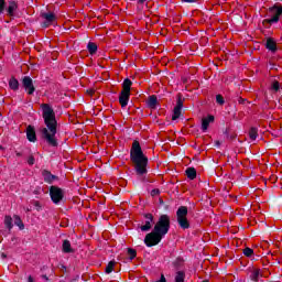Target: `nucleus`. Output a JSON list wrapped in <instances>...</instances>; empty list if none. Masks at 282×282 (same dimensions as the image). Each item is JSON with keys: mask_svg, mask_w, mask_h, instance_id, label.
Listing matches in <instances>:
<instances>
[{"mask_svg": "<svg viewBox=\"0 0 282 282\" xmlns=\"http://www.w3.org/2000/svg\"><path fill=\"white\" fill-rule=\"evenodd\" d=\"M185 173L188 180H195V177H197V170H195V167H187Z\"/></svg>", "mask_w": 282, "mask_h": 282, "instance_id": "f3484780", "label": "nucleus"}, {"mask_svg": "<svg viewBox=\"0 0 282 282\" xmlns=\"http://www.w3.org/2000/svg\"><path fill=\"white\" fill-rule=\"evenodd\" d=\"M169 230H171V217L166 214H163L159 217V220L154 225L153 231L145 236V246H148V248H152V246H158V243L162 241V238L165 235H169Z\"/></svg>", "mask_w": 282, "mask_h": 282, "instance_id": "f03ea898", "label": "nucleus"}, {"mask_svg": "<svg viewBox=\"0 0 282 282\" xmlns=\"http://www.w3.org/2000/svg\"><path fill=\"white\" fill-rule=\"evenodd\" d=\"M6 10V0H0V14H3Z\"/></svg>", "mask_w": 282, "mask_h": 282, "instance_id": "473e14b6", "label": "nucleus"}, {"mask_svg": "<svg viewBox=\"0 0 282 282\" xmlns=\"http://www.w3.org/2000/svg\"><path fill=\"white\" fill-rule=\"evenodd\" d=\"M4 225L7 226V228H8L9 230H12V217L6 216V218H4Z\"/></svg>", "mask_w": 282, "mask_h": 282, "instance_id": "cd10ccee", "label": "nucleus"}, {"mask_svg": "<svg viewBox=\"0 0 282 282\" xmlns=\"http://www.w3.org/2000/svg\"><path fill=\"white\" fill-rule=\"evenodd\" d=\"M42 118H44V124L47 128L41 130L42 138L46 140L50 147H58V141H56V112L48 104H42Z\"/></svg>", "mask_w": 282, "mask_h": 282, "instance_id": "f257e3e1", "label": "nucleus"}, {"mask_svg": "<svg viewBox=\"0 0 282 282\" xmlns=\"http://www.w3.org/2000/svg\"><path fill=\"white\" fill-rule=\"evenodd\" d=\"M22 85H23L25 91H28L29 96H32V94H34V91H36V88L34 87V82L32 80V78L30 76L23 77Z\"/></svg>", "mask_w": 282, "mask_h": 282, "instance_id": "0eeeda50", "label": "nucleus"}, {"mask_svg": "<svg viewBox=\"0 0 282 282\" xmlns=\"http://www.w3.org/2000/svg\"><path fill=\"white\" fill-rule=\"evenodd\" d=\"M180 116H182V108H177L175 106L173 116H172V120H177V118H180Z\"/></svg>", "mask_w": 282, "mask_h": 282, "instance_id": "a878e982", "label": "nucleus"}, {"mask_svg": "<svg viewBox=\"0 0 282 282\" xmlns=\"http://www.w3.org/2000/svg\"><path fill=\"white\" fill-rule=\"evenodd\" d=\"M115 265H116V261H110L106 267V274H111L113 272Z\"/></svg>", "mask_w": 282, "mask_h": 282, "instance_id": "bb28decb", "label": "nucleus"}, {"mask_svg": "<svg viewBox=\"0 0 282 282\" xmlns=\"http://www.w3.org/2000/svg\"><path fill=\"white\" fill-rule=\"evenodd\" d=\"M271 88L273 89V91H278L280 89L279 82L274 80Z\"/></svg>", "mask_w": 282, "mask_h": 282, "instance_id": "72a5a7b5", "label": "nucleus"}, {"mask_svg": "<svg viewBox=\"0 0 282 282\" xmlns=\"http://www.w3.org/2000/svg\"><path fill=\"white\" fill-rule=\"evenodd\" d=\"M9 87L10 89H13V91H17V89H19V80H17V78H11L9 80Z\"/></svg>", "mask_w": 282, "mask_h": 282, "instance_id": "4be33fe9", "label": "nucleus"}, {"mask_svg": "<svg viewBox=\"0 0 282 282\" xmlns=\"http://www.w3.org/2000/svg\"><path fill=\"white\" fill-rule=\"evenodd\" d=\"M257 135H259V130L257 128H251L249 130V138L250 140H257Z\"/></svg>", "mask_w": 282, "mask_h": 282, "instance_id": "393cba45", "label": "nucleus"}, {"mask_svg": "<svg viewBox=\"0 0 282 282\" xmlns=\"http://www.w3.org/2000/svg\"><path fill=\"white\" fill-rule=\"evenodd\" d=\"M28 164H30V166L34 165V156L33 155L29 156Z\"/></svg>", "mask_w": 282, "mask_h": 282, "instance_id": "f704fd0d", "label": "nucleus"}, {"mask_svg": "<svg viewBox=\"0 0 282 282\" xmlns=\"http://www.w3.org/2000/svg\"><path fill=\"white\" fill-rule=\"evenodd\" d=\"M87 50L89 54H96V52H98V45H96V43L94 42H89L87 45Z\"/></svg>", "mask_w": 282, "mask_h": 282, "instance_id": "412c9836", "label": "nucleus"}, {"mask_svg": "<svg viewBox=\"0 0 282 282\" xmlns=\"http://www.w3.org/2000/svg\"><path fill=\"white\" fill-rule=\"evenodd\" d=\"M7 257H8V256H7L6 253H1V258H2V259H7Z\"/></svg>", "mask_w": 282, "mask_h": 282, "instance_id": "79ce46f5", "label": "nucleus"}, {"mask_svg": "<svg viewBox=\"0 0 282 282\" xmlns=\"http://www.w3.org/2000/svg\"><path fill=\"white\" fill-rule=\"evenodd\" d=\"M131 85H133V83L131 82V79L126 78L123 80L122 87L123 89L121 91H127L129 94H131Z\"/></svg>", "mask_w": 282, "mask_h": 282, "instance_id": "a211bd4d", "label": "nucleus"}, {"mask_svg": "<svg viewBox=\"0 0 282 282\" xmlns=\"http://www.w3.org/2000/svg\"><path fill=\"white\" fill-rule=\"evenodd\" d=\"M14 224L20 228V230H23L25 228V225H23V220H21V217L19 216H13Z\"/></svg>", "mask_w": 282, "mask_h": 282, "instance_id": "5701e85b", "label": "nucleus"}, {"mask_svg": "<svg viewBox=\"0 0 282 282\" xmlns=\"http://www.w3.org/2000/svg\"><path fill=\"white\" fill-rule=\"evenodd\" d=\"M265 47L270 52H275L276 51V42H274V39H272V37L267 39Z\"/></svg>", "mask_w": 282, "mask_h": 282, "instance_id": "2eb2a0df", "label": "nucleus"}, {"mask_svg": "<svg viewBox=\"0 0 282 282\" xmlns=\"http://www.w3.org/2000/svg\"><path fill=\"white\" fill-rule=\"evenodd\" d=\"M184 279H186V273H184V271H177L175 282H184Z\"/></svg>", "mask_w": 282, "mask_h": 282, "instance_id": "b1692460", "label": "nucleus"}, {"mask_svg": "<svg viewBox=\"0 0 282 282\" xmlns=\"http://www.w3.org/2000/svg\"><path fill=\"white\" fill-rule=\"evenodd\" d=\"M216 144H218V145H219V141H217V142H216Z\"/></svg>", "mask_w": 282, "mask_h": 282, "instance_id": "c03bdc74", "label": "nucleus"}, {"mask_svg": "<svg viewBox=\"0 0 282 282\" xmlns=\"http://www.w3.org/2000/svg\"><path fill=\"white\" fill-rule=\"evenodd\" d=\"M42 17L45 19L44 28H50L56 21V15L52 12L42 13Z\"/></svg>", "mask_w": 282, "mask_h": 282, "instance_id": "6e6552de", "label": "nucleus"}, {"mask_svg": "<svg viewBox=\"0 0 282 282\" xmlns=\"http://www.w3.org/2000/svg\"><path fill=\"white\" fill-rule=\"evenodd\" d=\"M19 9V4L15 1H9V6L7 8V12L9 17H14V13Z\"/></svg>", "mask_w": 282, "mask_h": 282, "instance_id": "ddd939ff", "label": "nucleus"}, {"mask_svg": "<svg viewBox=\"0 0 282 282\" xmlns=\"http://www.w3.org/2000/svg\"><path fill=\"white\" fill-rule=\"evenodd\" d=\"M62 250L63 252H66V253L74 252V249H72V243L69 242V240L63 241Z\"/></svg>", "mask_w": 282, "mask_h": 282, "instance_id": "6ab92c4d", "label": "nucleus"}, {"mask_svg": "<svg viewBox=\"0 0 282 282\" xmlns=\"http://www.w3.org/2000/svg\"><path fill=\"white\" fill-rule=\"evenodd\" d=\"M259 276H261V269H254L250 275L251 281L259 282Z\"/></svg>", "mask_w": 282, "mask_h": 282, "instance_id": "aec40b11", "label": "nucleus"}, {"mask_svg": "<svg viewBox=\"0 0 282 282\" xmlns=\"http://www.w3.org/2000/svg\"><path fill=\"white\" fill-rule=\"evenodd\" d=\"M128 254L130 257V261H133V259H135V257L138 256V252L132 248H128Z\"/></svg>", "mask_w": 282, "mask_h": 282, "instance_id": "c85d7f7f", "label": "nucleus"}, {"mask_svg": "<svg viewBox=\"0 0 282 282\" xmlns=\"http://www.w3.org/2000/svg\"><path fill=\"white\" fill-rule=\"evenodd\" d=\"M176 107L181 109L184 107V101L182 100V96H178L176 101Z\"/></svg>", "mask_w": 282, "mask_h": 282, "instance_id": "7c9ffc66", "label": "nucleus"}, {"mask_svg": "<svg viewBox=\"0 0 282 282\" xmlns=\"http://www.w3.org/2000/svg\"><path fill=\"white\" fill-rule=\"evenodd\" d=\"M156 282H166V278L164 276V274L161 275V279Z\"/></svg>", "mask_w": 282, "mask_h": 282, "instance_id": "4c0bfd02", "label": "nucleus"}, {"mask_svg": "<svg viewBox=\"0 0 282 282\" xmlns=\"http://www.w3.org/2000/svg\"><path fill=\"white\" fill-rule=\"evenodd\" d=\"M147 221L145 225L141 226L142 232H149L151 230V224L153 223V214H145L144 215Z\"/></svg>", "mask_w": 282, "mask_h": 282, "instance_id": "9d476101", "label": "nucleus"}, {"mask_svg": "<svg viewBox=\"0 0 282 282\" xmlns=\"http://www.w3.org/2000/svg\"><path fill=\"white\" fill-rule=\"evenodd\" d=\"M87 93H88L90 96H93L94 89H89V90H87Z\"/></svg>", "mask_w": 282, "mask_h": 282, "instance_id": "ea45409f", "label": "nucleus"}, {"mask_svg": "<svg viewBox=\"0 0 282 282\" xmlns=\"http://www.w3.org/2000/svg\"><path fill=\"white\" fill-rule=\"evenodd\" d=\"M130 160L134 166L137 175H145L149 159L144 155V152H142V147H140V142L138 141H133L132 143Z\"/></svg>", "mask_w": 282, "mask_h": 282, "instance_id": "7ed1b4c3", "label": "nucleus"}, {"mask_svg": "<svg viewBox=\"0 0 282 282\" xmlns=\"http://www.w3.org/2000/svg\"><path fill=\"white\" fill-rule=\"evenodd\" d=\"M42 279H45V281H50V278H47V275H42Z\"/></svg>", "mask_w": 282, "mask_h": 282, "instance_id": "a19ab883", "label": "nucleus"}, {"mask_svg": "<svg viewBox=\"0 0 282 282\" xmlns=\"http://www.w3.org/2000/svg\"><path fill=\"white\" fill-rule=\"evenodd\" d=\"M51 199L54 204H61L65 197V193L57 186L50 187Z\"/></svg>", "mask_w": 282, "mask_h": 282, "instance_id": "423d86ee", "label": "nucleus"}, {"mask_svg": "<svg viewBox=\"0 0 282 282\" xmlns=\"http://www.w3.org/2000/svg\"><path fill=\"white\" fill-rule=\"evenodd\" d=\"M187 215L188 208L186 206H181L176 212V220L178 225L183 228V230L191 228V224H188V218H186Z\"/></svg>", "mask_w": 282, "mask_h": 282, "instance_id": "20e7f679", "label": "nucleus"}, {"mask_svg": "<svg viewBox=\"0 0 282 282\" xmlns=\"http://www.w3.org/2000/svg\"><path fill=\"white\" fill-rule=\"evenodd\" d=\"M147 105L150 109H155V107H158V97L155 95L150 96Z\"/></svg>", "mask_w": 282, "mask_h": 282, "instance_id": "dca6fc26", "label": "nucleus"}, {"mask_svg": "<svg viewBox=\"0 0 282 282\" xmlns=\"http://www.w3.org/2000/svg\"><path fill=\"white\" fill-rule=\"evenodd\" d=\"M42 176L44 177V182H46V184H53L54 181L58 180V176L52 174V172L47 170L42 172Z\"/></svg>", "mask_w": 282, "mask_h": 282, "instance_id": "1a4fd4ad", "label": "nucleus"}, {"mask_svg": "<svg viewBox=\"0 0 282 282\" xmlns=\"http://www.w3.org/2000/svg\"><path fill=\"white\" fill-rule=\"evenodd\" d=\"M138 6H143V3H147V0H137Z\"/></svg>", "mask_w": 282, "mask_h": 282, "instance_id": "e433bc0d", "label": "nucleus"}, {"mask_svg": "<svg viewBox=\"0 0 282 282\" xmlns=\"http://www.w3.org/2000/svg\"><path fill=\"white\" fill-rule=\"evenodd\" d=\"M215 121V117L214 116H208V118H204L202 120V129L203 131H208V127L210 124V122Z\"/></svg>", "mask_w": 282, "mask_h": 282, "instance_id": "4468645a", "label": "nucleus"}, {"mask_svg": "<svg viewBox=\"0 0 282 282\" xmlns=\"http://www.w3.org/2000/svg\"><path fill=\"white\" fill-rule=\"evenodd\" d=\"M35 206H39V202L35 203Z\"/></svg>", "mask_w": 282, "mask_h": 282, "instance_id": "37998d69", "label": "nucleus"}, {"mask_svg": "<svg viewBox=\"0 0 282 282\" xmlns=\"http://www.w3.org/2000/svg\"><path fill=\"white\" fill-rule=\"evenodd\" d=\"M216 102L218 105H224V102H226V101L224 100V97L221 95H217L216 96Z\"/></svg>", "mask_w": 282, "mask_h": 282, "instance_id": "2f4dec72", "label": "nucleus"}, {"mask_svg": "<svg viewBox=\"0 0 282 282\" xmlns=\"http://www.w3.org/2000/svg\"><path fill=\"white\" fill-rule=\"evenodd\" d=\"M26 138L29 142H36V131L34 130V127L29 126L26 128Z\"/></svg>", "mask_w": 282, "mask_h": 282, "instance_id": "f8f14e48", "label": "nucleus"}, {"mask_svg": "<svg viewBox=\"0 0 282 282\" xmlns=\"http://www.w3.org/2000/svg\"><path fill=\"white\" fill-rule=\"evenodd\" d=\"M131 96V93H127L124 90H121V94L119 96V102L121 107H127L129 105V97Z\"/></svg>", "mask_w": 282, "mask_h": 282, "instance_id": "9b49d317", "label": "nucleus"}, {"mask_svg": "<svg viewBox=\"0 0 282 282\" xmlns=\"http://www.w3.org/2000/svg\"><path fill=\"white\" fill-rule=\"evenodd\" d=\"M28 282H34V278L32 275L29 276Z\"/></svg>", "mask_w": 282, "mask_h": 282, "instance_id": "58836bf2", "label": "nucleus"}, {"mask_svg": "<svg viewBox=\"0 0 282 282\" xmlns=\"http://www.w3.org/2000/svg\"><path fill=\"white\" fill-rule=\"evenodd\" d=\"M151 195L152 196L160 195V189H152Z\"/></svg>", "mask_w": 282, "mask_h": 282, "instance_id": "c9c22d12", "label": "nucleus"}, {"mask_svg": "<svg viewBox=\"0 0 282 282\" xmlns=\"http://www.w3.org/2000/svg\"><path fill=\"white\" fill-rule=\"evenodd\" d=\"M243 254H245V257H252V254H254V250L247 247V248L243 249Z\"/></svg>", "mask_w": 282, "mask_h": 282, "instance_id": "c756f323", "label": "nucleus"}, {"mask_svg": "<svg viewBox=\"0 0 282 282\" xmlns=\"http://www.w3.org/2000/svg\"><path fill=\"white\" fill-rule=\"evenodd\" d=\"M282 14V7H271L269 9V12H268V17H270V19H267L264 20V23H279V18L281 17Z\"/></svg>", "mask_w": 282, "mask_h": 282, "instance_id": "39448f33", "label": "nucleus"}]
</instances>
